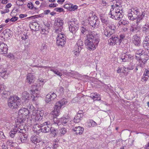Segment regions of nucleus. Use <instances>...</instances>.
I'll return each mask as SVG.
<instances>
[{"label": "nucleus", "mask_w": 149, "mask_h": 149, "mask_svg": "<svg viewBox=\"0 0 149 149\" xmlns=\"http://www.w3.org/2000/svg\"><path fill=\"white\" fill-rule=\"evenodd\" d=\"M99 36L98 34L93 32L87 35L85 44L88 49L93 50L95 49L100 41Z\"/></svg>", "instance_id": "f257e3e1"}, {"label": "nucleus", "mask_w": 149, "mask_h": 149, "mask_svg": "<svg viewBox=\"0 0 149 149\" xmlns=\"http://www.w3.org/2000/svg\"><path fill=\"white\" fill-rule=\"evenodd\" d=\"M20 98L16 96H10L8 100V107L11 109H16L21 105Z\"/></svg>", "instance_id": "f03ea898"}, {"label": "nucleus", "mask_w": 149, "mask_h": 149, "mask_svg": "<svg viewBox=\"0 0 149 149\" xmlns=\"http://www.w3.org/2000/svg\"><path fill=\"white\" fill-rule=\"evenodd\" d=\"M64 100V99H63L61 100L58 101L56 103L54 107V110L51 113V114L53 115L54 120V118H56L55 120H57L56 117L58 116L60 114L59 109L61 108L62 106L64 104H65Z\"/></svg>", "instance_id": "7ed1b4c3"}, {"label": "nucleus", "mask_w": 149, "mask_h": 149, "mask_svg": "<svg viewBox=\"0 0 149 149\" xmlns=\"http://www.w3.org/2000/svg\"><path fill=\"white\" fill-rule=\"evenodd\" d=\"M70 31L73 33H75L78 30V22L77 20L73 18L68 22Z\"/></svg>", "instance_id": "20e7f679"}, {"label": "nucleus", "mask_w": 149, "mask_h": 149, "mask_svg": "<svg viewBox=\"0 0 149 149\" xmlns=\"http://www.w3.org/2000/svg\"><path fill=\"white\" fill-rule=\"evenodd\" d=\"M107 26L109 29H107V28H105L104 30V33L107 37H110L116 32V27L114 24H112V22L110 23Z\"/></svg>", "instance_id": "39448f33"}, {"label": "nucleus", "mask_w": 149, "mask_h": 149, "mask_svg": "<svg viewBox=\"0 0 149 149\" xmlns=\"http://www.w3.org/2000/svg\"><path fill=\"white\" fill-rule=\"evenodd\" d=\"M26 130L24 129V127L22 126L21 125L18 126L17 125L15 128L13 129L9 133V134L12 138H13L15 136V134H21L23 133H25Z\"/></svg>", "instance_id": "423d86ee"}, {"label": "nucleus", "mask_w": 149, "mask_h": 149, "mask_svg": "<svg viewBox=\"0 0 149 149\" xmlns=\"http://www.w3.org/2000/svg\"><path fill=\"white\" fill-rule=\"evenodd\" d=\"M55 119H54V122L58 125H59L61 124L64 126L68 124V123L69 120V117L68 116L66 117H63L57 120H55Z\"/></svg>", "instance_id": "0eeeda50"}, {"label": "nucleus", "mask_w": 149, "mask_h": 149, "mask_svg": "<svg viewBox=\"0 0 149 149\" xmlns=\"http://www.w3.org/2000/svg\"><path fill=\"white\" fill-rule=\"evenodd\" d=\"M88 21L89 24L92 28H94L97 27L99 24V21L97 19L96 16L95 17L91 16L88 18Z\"/></svg>", "instance_id": "6e6552de"}, {"label": "nucleus", "mask_w": 149, "mask_h": 149, "mask_svg": "<svg viewBox=\"0 0 149 149\" xmlns=\"http://www.w3.org/2000/svg\"><path fill=\"white\" fill-rule=\"evenodd\" d=\"M51 125L49 121L44 123L43 125L41 124V132L45 133L49 132L51 128Z\"/></svg>", "instance_id": "1a4fd4ad"}, {"label": "nucleus", "mask_w": 149, "mask_h": 149, "mask_svg": "<svg viewBox=\"0 0 149 149\" xmlns=\"http://www.w3.org/2000/svg\"><path fill=\"white\" fill-rule=\"evenodd\" d=\"M56 97V94L54 93H50L46 96V102L47 103H53V101Z\"/></svg>", "instance_id": "9d476101"}, {"label": "nucleus", "mask_w": 149, "mask_h": 149, "mask_svg": "<svg viewBox=\"0 0 149 149\" xmlns=\"http://www.w3.org/2000/svg\"><path fill=\"white\" fill-rule=\"evenodd\" d=\"M143 54L140 57L139 60L144 64L146 62L147 60L149 59V51L148 50H145L143 52Z\"/></svg>", "instance_id": "9b49d317"}, {"label": "nucleus", "mask_w": 149, "mask_h": 149, "mask_svg": "<svg viewBox=\"0 0 149 149\" xmlns=\"http://www.w3.org/2000/svg\"><path fill=\"white\" fill-rule=\"evenodd\" d=\"M128 17L129 18L132 20H133L137 18V16H138L137 10H130L128 12Z\"/></svg>", "instance_id": "f8f14e48"}, {"label": "nucleus", "mask_w": 149, "mask_h": 149, "mask_svg": "<svg viewBox=\"0 0 149 149\" xmlns=\"http://www.w3.org/2000/svg\"><path fill=\"white\" fill-rule=\"evenodd\" d=\"M63 19L61 18H57L55 19L54 23V27H60V29H62L63 28Z\"/></svg>", "instance_id": "ddd939ff"}, {"label": "nucleus", "mask_w": 149, "mask_h": 149, "mask_svg": "<svg viewBox=\"0 0 149 149\" xmlns=\"http://www.w3.org/2000/svg\"><path fill=\"white\" fill-rule=\"evenodd\" d=\"M120 58L122 60L123 62H125L129 61V60L132 59L133 57L130 54L127 55L125 53L120 55Z\"/></svg>", "instance_id": "4468645a"}, {"label": "nucleus", "mask_w": 149, "mask_h": 149, "mask_svg": "<svg viewBox=\"0 0 149 149\" xmlns=\"http://www.w3.org/2000/svg\"><path fill=\"white\" fill-rule=\"evenodd\" d=\"M25 133L17 134L19 135V137H18V140H19L22 143H25L27 142L28 136Z\"/></svg>", "instance_id": "2eb2a0df"}, {"label": "nucleus", "mask_w": 149, "mask_h": 149, "mask_svg": "<svg viewBox=\"0 0 149 149\" xmlns=\"http://www.w3.org/2000/svg\"><path fill=\"white\" fill-rule=\"evenodd\" d=\"M132 41L134 45L137 47H139L141 44V39L140 37L135 34L133 37Z\"/></svg>", "instance_id": "dca6fc26"}, {"label": "nucleus", "mask_w": 149, "mask_h": 149, "mask_svg": "<svg viewBox=\"0 0 149 149\" xmlns=\"http://www.w3.org/2000/svg\"><path fill=\"white\" fill-rule=\"evenodd\" d=\"M38 86L36 84H34L31 86V90L32 92V95L33 97H37V94H38L39 89L38 88Z\"/></svg>", "instance_id": "f3484780"}, {"label": "nucleus", "mask_w": 149, "mask_h": 149, "mask_svg": "<svg viewBox=\"0 0 149 149\" xmlns=\"http://www.w3.org/2000/svg\"><path fill=\"white\" fill-rule=\"evenodd\" d=\"M149 77V69H146L144 70L143 75L141 78L142 81H146Z\"/></svg>", "instance_id": "a211bd4d"}, {"label": "nucleus", "mask_w": 149, "mask_h": 149, "mask_svg": "<svg viewBox=\"0 0 149 149\" xmlns=\"http://www.w3.org/2000/svg\"><path fill=\"white\" fill-rule=\"evenodd\" d=\"M121 0H113V4L111 5L112 8L113 9L115 8L118 9V7H120L121 6Z\"/></svg>", "instance_id": "6ab92c4d"}, {"label": "nucleus", "mask_w": 149, "mask_h": 149, "mask_svg": "<svg viewBox=\"0 0 149 149\" xmlns=\"http://www.w3.org/2000/svg\"><path fill=\"white\" fill-rule=\"evenodd\" d=\"M125 69L126 68L125 67L120 68L118 67L117 70V72L119 73H120V75H121L122 74H123V75L122 74V75L123 76H127V75L128 72H127Z\"/></svg>", "instance_id": "aec40b11"}, {"label": "nucleus", "mask_w": 149, "mask_h": 149, "mask_svg": "<svg viewBox=\"0 0 149 149\" xmlns=\"http://www.w3.org/2000/svg\"><path fill=\"white\" fill-rule=\"evenodd\" d=\"M84 130V128L80 126L76 127L73 128V130L75 132L77 135H80L82 134Z\"/></svg>", "instance_id": "412c9836"}, {"label": "nucleus", "mask_w": 149, "mask_h": 149, "mask_svg": "<svg viewBox=\"0 0 149 149\" xmlns=\"http://www.w3.org/2000/svg\"><path fill=\"white\" fill-rule=\"evenodd\" d=\"M100 19L102 22L107 26L109 24V20L104 15L101 14L100 15Z\"/></svg>", "instance_id": "4be33fe9"}, {"label": "nucleus", "mask_w": 149, "mask_h": 149, "mask_svg": "<svg viewBox=\"0 0 149 149\" xmlns=\"http://www.w3.org/2000/svg\"><path fill=\"white\" fill-rule=\"evenodd\" d=\"M35 78V76L33 73H29L26 78V82L31 83L34 81Z\"/></svg>", "instance_id": "5701e85b"}, {"label": "nucleus", "mask_w": 149, "mask_h": 149, "mask_svg": "<svg viewBox=\"0 0 149 149\" xmlns=\"http://www.w3.org/2000/svg\"><path fill=\"white\" fill-rule=\"evenodd\" d=\"M80 46L76 44L74 46V50H73L74 54L76 56H78L80 54V52L82 49H80Z\"/></svg>", "instance_id": "b1692460"}, {"label": "nucleus", "mask_w": 149, "mask_h": 149, "mask_svg": "<svg viewBox=\"0 0 149 149\" xmlns=\"http://www.w3.org/2000/svg\"><path fill=\"white\" fill-rule=\"evenodd\" d=\"M19 114L26 116L29 113V110L26 108H22L19 111Z\"/></svg>", "instance_id": "393cba45"}, {"label": "nucleus", "mask_w": 149, "mask_h": 149, "mask_svg": "<svg viewBox=\"0 0 149 149\" xmlns=\"http://www.w3.org/2000/svg\"><path fill=\"white\" fill-rule=\"evenodd\" d=\"M81 33L84 35L87 36L91 33H89L88 28L85 25H83L81 27Z\"/></svg>", "instance_id": "a878e982"}, {"label": "nucleus", "mask_w": 149, "mask_h": 149, "mask_svg": "<svg viewBox=\"0 0 149 149\" xmlns=\"http://www.w3.org/2000/svg\"><path fill=\"white\" fill-rule=\"evenodd\" d=\"M64 7L67 9H77L78 6L77 5H73L72 4L69 3L65 4L64 6Z\"/></svg>", "instance_id": "bb28decb"}, {"label": "nucleus", "mask_w": 149, "mask_h": 149, "mask_svg": "<svg viewBox=\"0 0 149 149\" xmlns=\"http://www.w3.org/2000/svg\"><path fill=\"white\" fill-rule=\"evenodd\" d=\"M0 74L1 76L4 79H6L8 75V73L6 69L0 70Z\"/></svg>", "instance_id": "cd10ccee"}, {"label": "nucleus", "mask_w": 149, "mask_h": 149, "mask_svg": "<svg viewBox=\"0 0 149 149\" xmlns=\"http://www.w3.org/2000/svg\"><path fill=\"white\" fill-rule=\"evenodd\" d=\"M66 42V38H63L62 39H59L58 38V39L56 40V43L59 46L60 45L61 46H63Z\"/></svg>", "instance_id": "c85d7f7f"}, {"label": "nucleus", "mask_w": 149, "mask_h": 149, "mask_svg": "<svg viewBox=\"0 0 149 149\" xmlns=\"http://www.w3.org/2000/svg\"><path fill=\"white\" fill-rule=\"evenodd\" d=\"M90 97L92 98L94 100H101L100 95L98 94L95 93L93 94H91Z\"/></svg>", "instance_id": "c756f323"}, {"label": "nucleus", "mask_w": 149, "mask_h": 149, "mask_svg": "<svg viewBox=\"0 0 149 149\" xmlns=\"http://www.w3.org/2000/svg\"><path fill=\"white\" fill-rule=\"evenodd\" d=\"M140 30V27L138 26L131 27L130 28V31L132 33H137Z\"/></svg>", "instance_id": "7c9ffc66"}, {"label": "nucleus", "mask_w": 149, "mask_h": 149, "mask_svg": "<svg viewBox=\"0 0 149 149\" xmlns=\"http://www.w3.org/2000/svg\"><path fill=\"white\" fill-rule=\"evenodd\" d=\"M26 117V116L19 114L17 117V122L19 123H20L24 122L25 120Z\"/></svg>", "instance_id": "2f4dec72"}, {"label": "nucleus", "mask_w": 149, "mask_h": 149, "mask_svg": "<svg viewBox=\"0 0 149 149\" xmlns=\"http://www.w3.org/2000/svg\"><path fill=\"white\" fill-rule=\"evenodd\" d=\"M118 10H111L109 13V15H111V17L112 18L116 19L117 11Z\"/></svg>", "instance_id": "473e14b6"}, {"label": "nucleus", "mask_w": 149, "mask_h": 149, "mask_svg": "<svg viewBox=\"0 0 149 149\" xmlns=\"http://www.w3.org/2000/svg\"><path fill=\"white\" fill-rule=\"evenodd\" d=\"M41 124H35L33 126L34 131L38 132H40V131H41Z\"/></svg>", "instance_id": "72a5a7b5"}, {"label": "nucleus", "mask_w": 149, "mask_h": 149, "mask_svg": "<svg viewBox=\"0 0 149 149\" xmlns=\"http://www.w3.org/2000/svg\"><path fill=\"white\" fill-rule=\"evenodd\" d=\"M10 35L9 32L5 30L1 33V36L4 39H7L9 37Z\"/></svg>", "instance_id": "f704fd0d"}, {"label": "nucleus", "mask_w": 149, "mask_h": 149, "mask_svg": "<svg viewBox=\"0 0 149 149\" xmlns=\"http://www.w3.org/2000/svg\"><path fill=\"white\" fill-rule=\"evenodd\" d=\"M87 125L89 127L95 126L97 125L96 123L92 120H90L87 121Z\"/></svg>", "instance_id": "c9c22d12"}, {"label": "nucleus", "mask_w": 149, "mask_h": 149, "mask_svg": "<svg viewBox=\"0 0 149 149\" xmlns=\"http://www.w3.org/2000/svg\"><path fill=\"white\" fill-rule=\"evenodd\" d=\"M49 68H51L50 70L53 72L54 74H56L57 76L61 77L62 75V73L60 72L57 69H54V67H51Z\"/></svg>", "instance_id": "e433bc0d"}, {"label": "nucleus", "mask_w": 149, "mask_h": 149, "mask_svg": "<svg viewBox=\"0 0 149 149\" xmlns=\"http://www.w3.org/2000/svg\"><path fill=\"white\" fill-rule=\"evenodd\" d=\"M123 13L122 10H117L116 19L120 20L121 18H122L123 16Z\"/></svg>", "instance_id": "4c0bfd02"}, {"label": "nucleus", "mask_w": 149, "mask_h": 149, "mask_svg": "<svg viewBox=\"0 0 149 149\" xmlns=\"http://www.w3.org/2000/svg\"><path fill=\"white\" fill-rule=\"evenodd\" d=\"M4 46L3 47H1L0 48V52L2 54H6L7 53L8 51V48L6 47V45L4 44Z\"/></svg>", "instance_id": "58836bf2"}, {"label": "nucleus", "mask_w": 149, "mask_h": 149, "mask_svg": "<svg viewBox=\"0 0 149 149\" xmlns=\"http://www.w3.org/2000/svg\"><path fill=\"white\" fill-rule=\"evenodd\" d=\"M30 96V95L26 91H24L22 93V99L24 100H29Z\"/></svg>", "instance_id": "ea45409f"}, {"label": "nucleus", "mask_w": 149, "mask_h": 149, "mask_svg": "<svg viewBox=\"0 0 149 149\" xmlns=\"http://www.w3.org/2000/svg\"><path fill=\"white\" fill-rule=\"evenodd\" d=\"M8 92L6 91H4L3 88L1 89L0 88V93L1 94L2 96L5 98H7L8 97Z\"/></svg>", "instance_id": "a19ab883"}, {"label": "nucleus", "mask_w": 149, "mask_h": 149, "mask_svg": "<svg viewBox=\"0 0 149 149\" xmlns=\"http://www.w3.org/2000/svg\"><path fill=\"white\" fill-rule=\"evenodd\" d=\"M142 31L145 33L149 32V25L148 24H145L142 27Z\"/></svg>", "instance_id": "79ce46f5"}, {"label": "nucleus", "mask_w": 149, "mask_h": 149, "mask_svg": "<svg viewBox=\"0 0 149 149\" xmlns=\"http://www.w3.org/2000/svg\"><path fill=\"white\" fill-rule=\"evenodd\" d=\"M30 13L32 15H35L30 17L29 18L31 19H33V18H37L36 16H37L36 14L38 13V12L36 11V10H31V11H29Z\"/></svg>", "instance_id": "37998d69"}, {"label": "nucleus", "mask_w": 149, "mask_h": 149, "mask_svg": "<svg viewBox=\"0 0 149 149\" xmlns=\"http://www.w3.org/2000/svg\"><path fill=\"white\" fill-rule=\"evenodd\" d=\"M128 23V22L126 20L120 19L118 25V26L121 25H125Z\"/></svg>", "instance_id": "c03bdc74"}, {"label": "nucleus", "mask_w": 149, "mask_h": 149, "mask_svg": "<svg viewBox=\"0 0 149 149\" xmlns=\"http://www.w3.org/2000/svg\"><path fill=\"white\" fill-rule=\"evenodd\" d=\"M31 140L33 143L35 144H36L37 143L40 142L38 140L36 137L34 135H33L31 136Z\"/></svg>", "instance_id": "a18cd8bd"}, {"label": "nucleus", "mask_w": 149, "mask_h": 149, "mask_svg": "<svg viewBox=\"0 0 149 149\" xmlns=\"http://www.w3.org/2000/svg\"><path fill=\"white\" fill-rule=\"evenodd\" d=\"M47 48V45L45 44H42L40 48L41 52L44 54H45Z\"/></svg>", "instance_id": "49530a36"}, {"label": "nucleus", "mask_w": 149, "mask_h": 149, "mask_svg": "<svg viewBox=\"0 0 149 149\" xmlns=\"http://www.w3.org/2000/svg\"><path fill=\"white\" fill-rule=\"evenodd\" d=\"M42 115L43 114L42 113H37L35 116V120L37 121L41 120L42 118Z\"/></svg>", "instance_id": "de8ad7c7"}, {"label": "nucleus", "mask_w": 149, "mask_h": 149, "mask_svg": "<svg viewBox=\"0 0 149 149\" xmlns=\"http://www.w3.org/2000/svg\"><path fill=\"white\" fill-rule=\"evenodd\" d=\"M76 44L77 45V46L78 45L80 46V49H82L84 47V43L81 40H79L77 42Z\"/></svg>", "instance_id": "09e8293b"}, {"label": "nucleus", "mask_w": 149, "mask_h": 149, "mask_svg": "<svg viewBox=\"0 0 149 149\" xmlns=\"http://www.w3.org/2000/svg\"><path fill=\"white\" fill-rule=\"evenodd\" d=\"M145 21H146V19H145L142 18L141 17H139L137 18L136 22L137 25H139V22H141L142 23L143 22Z\"/></svg>", "instance_id": "8fccbe9b"}, {"label": "nucleus", "mask_w": 149, "mask_h": 149, "mask_svg": "<svg viewBox=\"0 0 149 149\" xmlns=\"http://www.w3.org/2000/svg\"><path fill=\"white\" fill-rule=\"evenodd\" d=\"M41 33L43 35H46L49 32V31L47 28H42L41 29Z\"/></svg>", "instance_id": "3c124183"}, {"label": "nucleus", "mask_w": 149, "mask_h": 149, "mask_svg": "<svg viewBox=\"0 0 149 149\" xmlns=\"http://www.w3.org/2000/svg\"><path fill=\"white\" fill-rule=\"evenodd\" d=\"M111 39L113 40V41L115 42V44L119 42V38L118 36L115 35H113L111 37Z\"/></svg>", "instance_id": "603ef678"}, {"label": "nucleus", "mask_w": 149, "mask_h": 149, "mask_svg": "<svg viewBox=\"0 0 149 149\" xmlns=\"http://www.w3.org/2000/svg\"><path fill=\"white\" fill-rule=\"evenodd\" d=\"M58 132L61 134L64 135L66 132V129L65 128H61L58 130Z\"/></svg>", "instance_id": "864d4df0"}, {"label": "nucleus", "mask_w": 149, "mask_h": 149, "mask_svg": "<svg viewBox=\"0 0 149 149\" xmlns=\"http://www.w3.org/2000/svg\"><path fill=\"white\" fill-rule=\"evenodd\" d=\"M125 38V36L124 34H121L120 35V38H119V44L121 42L122 40Z\"/></svg>", "instance_id": "5fc2aeb1"}, {"label": "nucleus", "mask_w": 149, "mask_h": 149, "mask_svg": "<svg viewBox=\"0 0 149 149\" xmlns=\"http://www.w3.org/2000/svg\"><path fill=\"white\" fill-rule=\"evenodd\" d=\"M143 50L141 49L137 50L136 51V54H138L140 56L142 55L143 54Z\"/></svg>", "instance_id": "6e6d98bb"}, {"label": "nucleus", "mask_w": 149, "mask_h": 149, "mask_svg": "<svg viewBox=\"0 0 149 149\" xmlns=\"http://www.w3.org/2000/svg\"><path fill=\"white\" fill-rule=\"evenodd\" d=\"M66 38L65 35L61 33L57 35V39H58V38H59V39H62V38Z\"/></svg>", "instance_id": "4d7b16f0"}, {"label": "nucleus", "mask_w": 149, "mask_h": 149, "mask_svg": "<svg viewBox=\"0 0 149 149\" xmlns=\"http://www.w3.org/2000/svg\"><path fill=\"white\" fill-rule=\"evenodd\" d=\"M144 43L145 44H149V36H146L145 38L143 41V45Z\"/></svg>", "instance_id": "13d9d810"}, {"label": "nucleus", "mask_w": 149, "mask_h": 149, "mask_svg": "<svg viewBox=\"0 0 149 149\" xmlns=\"http://www.w3.org/2000/svg\"><path fill=\"white\" fill-rule=\"evenodd\" d=\"M108 44L110 45H113L115 44V42L113 41V40L111 37L108 40Z\"/></svg>", "instance_id": "bf43d9fd"}, {"label": "nucleus", "mask_w": 149, "mask_h": 149, "mask_svg": "<svg viewBox=\"0 0 149 149\" xmlns=\"http://www.w3.org/2000/svg\"><path fill=\"white\" fill-rule=\"evenodd\" d=\"M50 11L49 10H46L45 11L44 14L42 13L39 15V17H43V15H44L45 14L46 15L48 14L49 12Z\"/></svg>", "instance_id": "052dcab7"}, {"label": "nucleus", "mask_w": 149, "mask_h": 149, "mask_svg": "<svg viewBox=\"0 0 149 149\" xmlns=\"http://www.w3.org/2000/svg\"><path fill=\"white\" fill-rule=\"evenodd\" d=\"M81 119L79 118H78L76 116L74 118V122L76 123H77L79 122L80 121Z\"/></svg>", "instance_id": "680f3d73"}, {"label": "nucleus", "mask_w": 149, "mask_h": 149, "mask_svg": "<svg viewBox=\"0 0 149 149\" xmlns=\"http://www.w3.org/2000/svg\"><path fill=\"white\" fill-rule=\"evenodd\" d=\"M54 28L55 29L56 32L58 34L59 33H60V32H61L62 30V29H60V27H57V28L54 27Z\"/></svg>", "instance_id": "e2e57ef3"}, {"label": "nucleus", "mask_w": 149, "mask_h": 149, "mask_svg": "<svg viewBox=\"0 0 149 149\" xmlns=\"http://www.w3.org/2000/svg\"><path fill=\"white\" fill-rule=\"evenodd\" d=\"M27 6L28 8L31 9H33L34 8L33 5L31 2L28 3L27 4Z\"/></svg>", "instance_id": "0e129e2a"}, {"label": "nucleus", "mask_w": 149, "mask_h": 149, "mask_svg": "<svg viewBox=\"0 0 149 149\" xmlns=\"http://www.w3.org/2000/svg\"><path fill=\"white\" fill-rule=\"evenodd\" d=\"M51 133L53 134V135L55 136L56 135V131L55 130L54 128L51 129L50 130Z\"/></svg>", "instance_id": "69168bd1"}, {"label": "nucleus", "mask_w": 149, "mask_h": 149, "mask_svg": "<svg viewBox=\"0 0 149 149\" xmlns=\"http://www.w3.org/2000/svg\"><path fill=\"white\" fill-rule=\"evenodd\" d=\"M18 10H13L12 12H11L10 15L12 16H15L17 15V12Z\"/></svg>", "instance_id": "338daca9"}, {"label": "nucleus", "mask_w": 149, "mask_h": 149, "mask_svg": "<svg viewBox=\"0 0 149 149\" xmlns=\"http://www.w3.org/2000/svg\"><path fill=\"white\" fill-rule=\"evenodd\" d=\"M145 43L143 45V46L144 48L146 49L145 50H148V51H149V44H145Z\"/></svg>", "instance_id": "774afa93"}]
</instances>
